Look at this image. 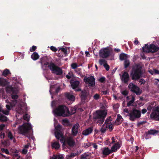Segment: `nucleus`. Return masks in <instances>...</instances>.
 I'll return each mask as SVG.
<instances>
[{
  "label": "nucleus",
  "instance_id": "f257e3e1",
  "mask_svg": "<svg viewBox=\"0 0 159 159\" xmlns=\"http://www.w3.org/2000/svg\"><path fill=\"white\" fill-rule=\"evenodd\" d=\"M116 136L112 137L111 139H107L105 142V143L109 146L112 144V146L110 149L108 147H104L102 149V152L103 156L106 157L111 153L116 152L121 147L122 145L121 141H117Z\"/></svg>",
  "mask_w": 159,
  "mask_h": 159
},
{
  "label": "nucleus",
  "instance_id": "f03ea898",
  "mask_svg": "<svg viewBox=\"0 0 159 159\" xmlns=\"http://www.w3.org/2000/svg\"><path fill=\"white\" fill-rule=\"evenodd\" d=\"M55 115L59 116L66 117L70 115L69 109L64 105H59L53 111Z\"/></svg>",
  "mask_w": 159,
  "mask_h": 159
},
{
  "label": "nucleus",
  "instance_id": "7ed1b4c3",
  "mask_svg": "<svg viewBox=\"0 0 159 159\" xmlns=\"http://www.w3.org/2000/svg\"><path fill=\"white\" fill-rule=\"evenodd\" d=\"M107 115V110H98L93 113V118L94 119H99L97 123L102 124L103 123Z\"/></svg>",
  "mask_w": 159,
  "mask_h": 159
},
{
  "label": "nucleus",
  "instance_id": "20e7f679",
  "mask_svg": "<svg viewBox=\"0 0 159 159\" xmlns=\"http://www.w3.org/2000/svg\"><path fill=\"white\" fill-rule=\"evenodd\" d=\"M125 114L129 116L130 120L132 121H134L136 118H139L141 116L140 111L134 108L131 110H129L127 108H125L124 110Z\"/></svg>",
  "mask_w": 159,
  "mask_h": 159
},
{
  "label": "nucleus",
  "instance_id": "39448f33",
  "mask_svg": "<svg viewBox=\"0 0 159 159\" xmlns=\"http://www.w3.org/2000/svg\"><path fill=\"white\" fill-rule=\"evenodd\" d=\"M142 68V66L139 64L135 66L130 75L133 80H137L141 77L143 73Z\"/></svg>",
  "mask_w": 159,
  "mask_h": 159
},
{
  "label": "nucleus",
  "instance_id": "423d86ee",
  "mask_svg": "<svg viewBox=\"0 0 159 159\" xmlns=\"http://www.w3.org/2000/svg\"><path fill=\"white\" fill-rule=\"evenodd\" d=\"M32 129V127L30 124L25 123L20 125L18 128V131L19 134H22L26 136H27L28 133Z\"/></svg>",
  "mask_w": 159,
  "mask_h": 159
},
{
  "label": "nucleus",
  "instance_id": "0eeeda50",
  "mask_svg": "<svg viewBox=\"0 0 159 159\" xmlns=\"http://www.w3.org/2000/svg\"><path fill=\"white\" fill-rule=\"evenodd\" d=\"M61 126L60 125L55 126L54 134L56 137L57 139H60V142L63 143V145H65V139L63 134L61 131Z\"/></svg>",
  "mask_w": 159,
  "mask_h": 159
},
{
  "label": "nucleus",
  "instance_id": "6e6552de",
  "mask_svg": "<svg viewBox=\"0 0 159 159\" xmlns=\"http://www.w3.org/2000/svg\"><path fill=\"white\" fill-rule=\"evenodd\" d=\"M142 49L143 51L145 53H153L157 52L159 50V47L153 44H151L149 45L148 44H147L143 47Z\"/></svg>",
  "mask_w": 159,
  "mask_h": 159
},
{
  "label": "nucleus",
  "instance_id": "1a4fd4ad",
  "mask_svg": "<svg viewBox=\"0 0 159 159\" xmlns=\"http://www.w3.org/2000/svg\"><path fill=\"white\" fill-rule=\"evenodd\" d=\"M48 67L52 73L55 74L57 75H61L62 73V69L53 63H50L48 65Z\"/></svg>",
  "mask_w": 159,
  "mask_h": 159
},
{
  "label": "nucleus",
  "instance_id": "9d476101",
  "mask_svg": "<svg viewBox=\"0 0 159 159\" xmlns=\"http://www.w3.org/2000/svg\"><path fill=\"white\" fill-rule=\"evenodd\" d=\"M7 92L11 93V98L15 100L18 98V96L16 94L14 95V93L17 94L18 90V89L15 87H12L11 86H9L7 87L6 89Z\"/></svg>",
  "mask_w": 159,
  "mask_h": 159
},
{
  "label": "nucleus",
  "instance_id": "9b49d317",
  "mask_svg": "<svg viewBox=\"0 0 159 159\" xmlns=\"http://www.w3.org/2000/svg\"><path fill=\"white\" fill-rule=\"evenodd\" d=\"M111 50L108 47L101 49L99 52V56L103 58H106L110 55Z\"/></svg>",
  "mask_w": 159,
  "mask_h": 159
},
{
  "label": "nucleus",
  "instance_id": "f8f14e48",
  "mask_svg": "<svg viewBox=\"0 0 159 159\" xmlns=\"http://www.w3.org/2000/svg\"><path fill=\"white\" fill-rule=\"evenodd\" d=\"M151 118L159 120V106L155 105L152 109V112L150 115Z\"/></svg>",
  "mask_w": 159,
  "mask_h": 159
},
{
  "label": "nucleus",
  "instance_id": "ddd939ff",
  "mask_svg": "<svg viewBox=\"0 0 159 159\" xmlns=\"http://www.w3.org/2000/svg\"><path fill=\"white\" fill-rule=\"evenodd\" d=\"M84 81L86 84H89L90 87H93L95 84V79L93 76H85L84 79Z\"/></svg>",
  "mask_w": 159,
  "mask_h": 159
},
{
  "label": "nucleus",
  "instance_id": "4468645a",
  "mask_svg": "<svg viewBox=\"0 0 159 159\" xmlns=\"http://www.w3.org/2000/svg\"><path fill=\"white\" fill-rule=\"evenodd\" d=\"M128 87L132 91L135 93L137 95H139L141 93L139 88L132 83H129Z\"/></svg>",
  "mask_w": 159,
  "mask_h": 159
},
{
  "label": "nucleus",
  "instance_id": "2eb2a0df",
  "mask_svg": "<svg viewBox=\"0 0 159 159\" xmlns=\"http://www.w3.org/2000/svg\"><path fill=\"white\" fill-rule=\"evenodd\" d=\"M159 133V131L154 129H151L145 133V137L146 139H148L151 137L150 135H155Z\"/></svg>",
  "mask_w": 159,
  "mask_h": 159
},
{
  "label": "nucleus",
  "instance_id": "dca6fc26",
  "mask_svg": "<svg viewBox=\"0 0 159 159\" xmlns=\"http://www.w3.org/2000/svg\"><path fill=\"white\" fill-rule=\"evenodd\" d=\"M79 127L80 125L78 123H77L74 125L71 130L72 135L74 136H75L77 135L78 133Z\"/></svg>",
  "mask_w": 159,
  "mask_h": 159
},
{
  "label": "nucleus",
  "instance_id": "f3484780",
  "mask_svg": "<svg viewBox=\"0 0 159 159\" xmlns=\"http://www.w3.org/2000/svg\"><path fill=\"white\" fill-rule=\"evenodd\" d=\"M127 106H130L132 105V104L135 100V97L133 95H131L128 96L127 98Z\"/></svg>",
  "mask_w": 159,
  "mask_h": 159
},
{
  "label": "nucleus",
  "instance_id": "a211bd4d",
  "mask_svg": "<svg viewBox=\"0 0 159 159\" xmlns=\"http://www.w3.org/2000/svg\"><path fill=\"white\" fill-rule=\"evenodd\" d=\"M129 80V76L127 72H125L122 77L121 80L125 83H127Z\"/></svg>",
  "mask_w": 159,
  "mask_h": 159
},
{
  "label": "nucleus",
  "instance_id": "6ab92c4d",
  "mask_svg": "<svg viewBox=\"0 0 159 159\" xmlns=\"http://www.w3.org/2000/svg\"><path fill=\"white\" fill-rule=\"evenodd\" d=\"M110 118H109V119L107 118L106 120L105 124L106 125L107 129H109L111 131L113 129V125L111 123Z\"/></svg>",
  "mask_w": 159,
  "mask_h": 159
},
{
  "label": "nucleus",
  "instance_id": "aec40b11",
  "mask_svg": "<svg viewBox=\"0 0 159 159\" xmlns=\"http://www.w3.org/2000/svg\"><path fill=\"white\" fill-rule=\"evenodd\" d=\"M67 144L70 147L73 146L75 144L73 139L72 137H70L67 138L66 140Z\"/></svg>",
  "mask_w": 159,
  "mask_h": 159
},
{
  "label": "nucleus",
  "instance_id": "412c9836",
  "mask_svg": "<svg viewBox=\"0 0 159 159\" xmlns=\"http://www.w3.org/2000/svg\"><path fill=\"white\" fill-rule=\"evenodd\" d=\"M93 130V127H91L83 130L82 134L85 136H87L90 134Z\"/></svg>",
  "mask_w": 159,
  "mask_h": 159
},
{
  "label": "nucleus",
  "instance_id": "4be33fe9",
  "mask_svg": "<svg viewBox=\"0 0 159 159\" xmlns=\"http://www.w3.org/2000/svg\"><path fill=\"white\" fill-rule=\"evenodd\" d=\"M123 120V119L120 114L117 115V118L114 124L116 125H119L121 124Z\"/></svg>",
  "mask_w": 159,
  "mask_h": 159
},
{
  "label": "nucleus",
  "instance_id": "5701e85b",
  "mask_svg": "<svg viewBox=\"0 0 159 159\" xmlns=\"http://www.w3.org/2000/svg\"><path fill=\"white\" fill-rule=\"evenodd\" d=\"M10 106L9 105H6V107L7 110H2V112L3 114L7 115L9 114V111L11 110V107H12L14 106V105H12L11 103H10Z\"/></svg>",
  "mask_w": 159,
  "mask_h": 159
},
{
  "label": "nucleus",
  "instance_id": "b1692460",
  "mask_svg": "<svg viewBox=\"0 0 159 159\" xmlns=\"http://www.w3.org/2000/svg\"><path fill=\"white\" fill-rule=\"evenodd\" d=\"M71 87L73 89L77 88L80 82L78 81L71 80L70 81Z\"/></svg>",
  "mask_w": 159,
  "mask_h": 159
},
{
  "label": "nucleus",
  "instance_id": "393cba45",
  "mask_svg": "<svg viewBox=\"0 0 159 159\" xmlns=\"http://www.w3.org/2000/svg\"><path fill=\"white\" fill-rule=\"evenodd\" d=\"M65 95L67 99L70 101L74 102L75 100V98L74 96L69 93H65Z\"/></svg>",
  "mask_w": 159,
  "mask_h": 159
},
{
  "label": "nucleus",
  "instance_id": "a878e982",
  "mask_svg": "<svg viewBox=\"0 0 159 159\" xmlns=\"http://www.w3.org/2000/svg\"><path fill=\"white\" fill-rule=\"evenodd\" d=\"M9 83L6 79L0 78V86H5L7 85Z\"/></svg>",
  "mask_w": 159,
  "mask_h": 159
},
{
  "label": "nucleus",
  "instance_id": "bb28decb",
  "mask_svg": "<svg viewBox=\"0 0 159 159\" xmlns=\"http://www.w3.org/2000/svg\"><path fill=\"white\" fill-rule=\"evenodd\" d=\"M51 146L52 148L56 149H58L60 148V145L59 142L55 141L52 143Z\"/></svg>",
  "mask_w": 159,
  "mask_h": 159
},
{
  "label": "nucleus",
  "instance_id": "cd10ccee",
  "mask_svg": "<svg viewBox=\"0 0 159 159\" xmlns=\"http://www.w3.org/2000/svg\"><path fill=\"white\" fill-rule=\"evenodd\" d=\"M39 56L38 54L36 52H33L31 56V58L34 60H36L39 58Z\"/></svg>",
  "mask_w": 159,
  "mask_h": 159
},
{
  "label": "nucleus",
  "instance_id": "c85d7f7f",
  "mask_svg": "<svg viewBox=\"0 0 159 159\" xmlns=\"http://www.w3.org/2000/svg\"><path fill=\"white\" fill-rule=\"evenodd\" d=\"M61 51L63 53L65 56H66L67 55V50L66 48L61 47L59 48L58 52Z\"/></svg>",
  "mask_w": 159,
  "mask_h": 159
},
{
  "label": "nucleus",
  "instance_id": "c756f323",
  "mask_svg": "<svg viewBox=\"0 0 159 159\" xmlns=\"http://www.w3.org/2000/svg\"><path fill=\"white\" fill-rule=\"evenodd\" d=\"M41 63L42 65L46 67L48 65L49 62L47 59L43 58L41 60Z\"/></svg>",
  "mask_w": 159,
  "mask_h": 159
},
{
  "label": "nucleus",
  "instance_id": "7c9ffc66",
  "mask_svg": "<svg viewBox=\"0 0 159 159\" xmlns=\"http://www.w3.org/2000/svg\"><path fill=\"white\" fill-rule=\"evenodd\" d=\"M62 124L65 126H68L70 125L69 121L66 119H63L62 120Z\"/></svg>",
  "mask_w": 159,
  "mask_h": 159
},
{
  "label": "nucleus",
  "instance_id": "2f4dec72",
  "mask_svg": "<svg viewBox=\"0 0 159 159\" xmlns=\"http://www.w3.org/2000/svg\"><path fill=\"white\" fill-rule=\"evenodd\" d=\"M51 159H63V158L62 155H53Z\"/></svg>",
  "mask_w": 159,
  "mask_h": 159
},
{
  "label": "nucleus",
  "instance_id": "473e14b6",
  "mask_svg": "<svg viewBox=\"0 0 159 159\" xmlns=\"http://www.w3.org/2000/svg\"><path fill=\"white\" fill-rule=\"evenodd\" d=\"M149 72L152 75L153 74H158L159 70H158L156 69H153V70H149Z\"/></svg>",
  "mask_w": 159,
  "mask_h": 159
},
{
  "label": "nucleus",
  "instance_id": "72a5a7b5",
  "mask_svg": "<svg viewBox=\"0 0 159 159\" xmlns=\"http://www.w3.org/2000/svg\"><path fill=\"white\" fill-rule=\"evenodd\" d=\"M8 137L11 140H13V141L14 143L16 142L15 139L13 137L12 133L10 132H9L8 133Z\"/></svg>",
  "mask_w": 159,
  "mask_h": 159
},
{
  "label": "nucleus",
  "instance_id": "f704fd0d",
  "mask_svg": "<svg viewBox=\"0 0 159 159\" xmlns=\"http://www.w3.org/2000/svg\"><path fill=\"white\" fill-rule=\"evenodd\" d=\"M76 155V153H71V154L66 156V159H70L74 157Z\"/></svg>",
  "mask_w": 159,
  "mask_h": 159
},
{
  "label": "nucleus",
  "instance_id": "c9c22d12",
  "mask_svg": "<svg viewBox=\"0 0 159 159\" xmlns=\"http://www.w3.org/2000/svg\"><path fill=\"white\" fill-rule=\"evenodd\" d=\"M127 58V55L124 53H121L120 55V58L121 60H124Z\"/></svg>",
  "mask_w": 159,
  "mask_h": 159
},
{
  "label": "nucleus",
  "instance_id": "e433bc0d",
  "mask_svg": "<svg viewBox=\"0 0 159 159\" xmlns=\"http://www.w3.org/2000/svg\"><path fill=\"white\" fill-rule=\"evenodd\" d=\"M89 157V155L87 153H84L80 156L81 159H86L88 158Z\"/></svg>",
  "mask_w": 159,
  "mask_h": 159
},
{
  "label": "nucleus",
  "instance_id": "4c0bfd02",
  "mask_svg": "<svg viewBox=\"0 0 159 159\" xmlns=\"http://www.w3.org/2000/svg\"><path fill=\"white\" fill-rule=\"evenodd\" d=\"M10 73V72L9 70L8 69H6L3 71L2 75L5 77H6Z\"/></svg>",
  "mask_w": 159,
  "mask_h": 159
},
{
  "label": "nucleus",
  "instance_id": "58836bf2",
  "mask_svg": "<svg viewBox=\"0 0 159 159\" xmlns=\"http://www.w3.org/2000/svg\"><path fill=\"white\" fill-rule=\"evenodd\" d=\"M107 129V128L106 127V125L104 124L102 125V127H101L100 129V131L102 133H104L106 132Z\"/></svg>",
  "mask_w": 159,
  "mask_h": 159
},
{
  "label": "nucleus",
  "instance_id": "ea45409f",
  "mask_svg": "<svg viewBox=\"0 0 159 159\" xmlns=\"http://www.w3.org/2000/svg\"><path fill=\"white\" fill-rule=\"evenodd\" d=\"M0 120L6 121L7 120V118L4 116L2 115H0Z\"/></svg>",
  "mask_w": 159,
  "mask_h": 159
},
{
  "label": "nucleus",
  "instance_id": "a19ab883",
  "mask_svg": "<svg viewBox=\"0 0 159 159\" xmlns=\"http://www.w3.org/2000/svg\"><path fill=\"white\" fill-rule=\"evenodd\" d=\"M99 64L100 65H102L107 63V61L104 59H100L99 60Z\"/></svg>",
  "mask_w": 159,
  "mask_h": 159
},
{
  "label": "nucleus",
  "instance_id": "79ce46f5",
  "mask_svg": "<svg viewBox=\"0 0 159 159\" xmlns=\"http://www.w3.org/2000/svg\"><path fill=\"white\" fill-rule=\"evenodd\" d=\"M119 107V104L116 103L115 104L113 105V109L115 111H116L118 109Z\"/></svg>",
  "mask_w": 159,
  "mask_h": 159
},
{
  "label": "nucleus",
  "instance_id": "37998d69",
  "mask_svg": "<svg viewBox=\"0 0 159 159\" xmlns=\"http://www.w3.org/2000/svg\"><path fill=\"white\" fill-rule=\"evenodd\" d=\"M129 62L128 60H126L124 61V65L125 68L128 67L129 66Z\"/></svg>",
  "mask_w": 159,
  "mask_h": 159
},
{
  "label": "nucleus",
  "instance_id": "c03bdc74",
  "mask_svg": "<svg viewBox=\"0 0 159 159\" xmlns=\"http://www.w3.org/2000/svg\"><path fill=\"white\" fill-rule=\"evenodd\" d=\"M1 150L2 152H4L7 154H9V151L7 149L2 148L1 149Z\"/></svg>",
  "mask_w": 159,
  "mask_h": 159
},
{
  "label": "nucleus",
  "instance_id": "a18cd8bd",
  "mask_svg": "<svg viewBox=\"0 0 159 159\" xmlns=\"http://www.w3.org/2000/svg\"><path fill=\"white\" fill-rule=\"evenodd\" d=\"M23 119L27 121H28L29 120V117L28 115L25 114L23 116Z\"/></svg>",
  "mask_w": 159,
  "mask_h": 159
},
{
  "label": "nucleus",
  "instance_id": "49530a36",
  "mask_svg": "<svg viewBox=\"0 0 159 159\" xmlns=\"http://www.w3.org/2000/svg\"><path fill=\"white\" fill-rule=\"evenodd\" d=\"M103 66L105 68V69L106 70L108 71L110 69V66H109L107 64V63H106L103 65Z\"/></svg>",
  "mask_w": 159,
  "mask_h": 159
},
{
  "label": "nucleus",
  "instance_id": "de8ad7c7",
  "mask_svg": "<svg viewBox=\"0 0 159 159\" xmlns=\"http://www.w3.org/2000/svg\"><path fill=\"white\" fill-rule=\"evenodd\" d=\"M76 109L75 108H72L71 109V113L70 114H73L76 112Z\"/></svg>",
  "mask_w": 159,
  "mask_h": 159
},
{
  "label": "nucleus",
  "instance_id": "09e8293b",
  "mask_svg": "<svg viewBox=\"0 0 159 159\" xmlns=\"http://www.w3.org/2000/svg\"><path fill=\"white\" fill-rule=\"evenodd\" d=\"M50 49L52 51L54 52H56L57 51V49L53 46H51L50 47Z\"/></svg>",
  "mask_w": 159,
  "mask_h": 159
},
{
  "label": "nucleus",
  "instance_id": "8fccbe9b",
  "mask_svg": "<svg viewBox=\"0 0 159 159\" xmlns=\"http://www.w3.org/2000/svg\"><path fill=\"white\" fill-rule=\"evenodd\" d=\"M98 81L101 83H104L105 81V78L104 77H102L99 79Z\"/></svg>",
  "mask_w": 159,
  "mask_h": 159
},
{
  "label": "nucleus",
  "instance_id": "3c124183",
  "mask_svg": "<svg viewBox=\"0 0 159 159\" xmlns=\"http://www.w3.org/2000/svg\"><path fill=\"white\" fill-rule=\"evenodd\" d=\"M37 47L35 46H33L31 47L30 49V51L31 52H33L36 49Z\"/></svg>",
  "mask_w": 159,
  "mask_h": 159
},
{
  "label": "nucleus",
  "instance_id": "603ef678",
  "mask_svg": "<svg viewBox=\"0 0 159 159\" xmlns=\"http://www.w3.org/2000/svg\"><path fill=\"white\" fill-rule=\"evenodd\" d=\"M57 56L61 58L63 57V53L61 51L58 52V53L57 54Z\"/></svg>",
  "mask_w": 159,
  "mask_h": 159
},
{
  "label": "nucleus",
  "instance_id": "864d4df0",
  "mask_svg": "<svg viewBox=\"0 0 159 159\" xmlns=\"http://www.w3.org/2000/svg\"><path fill=\"white\" fill-rule=\"evenodd\" d=\"M71 67L73 69H75L78 67L77 63H73L71 64Z\"/></svg>",
  "mask_w": 159,
  "mask_h": 159
},
{
  "label": "nucleus",
  "instance_id": "5fc2aeb1",
  "mask_svg": "<svg viewBox=\"0 0 159 159\" xmlns=\"http://www.w3.org/2000/svg\"><path fill=\"white\" fill-rule=\"evenodd\" d=\"M100 95L98 94H96L94 95L93 96V98L97 100L99 98Z\"/></svg>",
  "mask_w": 159,
  "mask_h": 159
},
{
  "label": "nucleus",
  "instance_id": "6e6d98bb",
  "mask_svg": "<svg viewBox=\"0 0 159 159\" xmlns=\"http://www.w3.org/2000/svg\"><path fill=\"white\" fill-rule=\"evenodd\" d=\"M27 149L26 148H24L22 150V153L24 154H26L27 152Z\"/></svg>",
  "mask_w": 159,
  "mask_h": 159
},
{
  "label": "nucleus",
  "instance_id": "4d7b16f0",
  "mask_svg": "<svg viewBox=\"0 0 159 159\" xmlns=\"http://www.w3.org/2000/svg\"><path fill=\"white\" fill-rule=\"evenodd\" d=\"M121 93L123 95L125 96L128 94V92L127 90H125L122 91Z\"/></svg>",
  "mask_w": 159,
  "mask_h": 159
},
{
  "label": "nucleus",
  "instance_id": "13d9d810",
  "mask_svg": "<svg viewBox=\"0 0 159 159\" xmlns=\"http://www.w3.org/2000/svg\"><path fill=\"white\" fill-rule=\"evenodd\" d=\"M139 82L141 84H144L145 83V81L143 79H141L139 80Z\"/></svg>",
  "mask_w": 159,
  "mask_h": 159
},
{
  "label": "nucleus",
  "instance_id": "bf43d9fd",
  "mask_svg": "<svg viewBox=\"0 0 159 159\" xmlns=\"http://www.w3.org/2000/svg\"><path fill=\"white\" fill-rule=\"evenodd\" d=\"M139 42L137 38H136L134 41V44L136 45H138L139 44Z\"/></svg>",
  "mask_w": 159,
  "mask_h": 159
},
{
  "label": "nucleus",
  "instance_id": "052dcab7",
  "mask_svg": "<svg viewBox=\"0 0 159 159\" xmlns=\"http://www.w3.org/2000/svg\"><path fill=\"white\" fill-rule=\"evenodd\" d=\"M5 126L4 125L2 124L0 125V130H2L4 128Z\"/></svg>",
  "mask_w": 159,
  "mask_h": 159
},
{
  "label": "nucleus",
  "instance_id": "680f3d73",
  "mask_svg": "<svg viewBox=\"0 0 159 159\" xmlns=\"http://www.w3.org/2000/svg\"><path fill=\"white\" fill-rule=\"evenodd\" d=\"M5 136V134L4 133L1 132L0 133V137L1 138H4Z\"/></svg>",
  "mask_w": 159,
  "mask_h": 159
},
{
  "label": "nucleus",
  "instance_id": "e2e57ef3",
  "mask_svg": "<svg viewBox=\"0 0 159 159\" xmlns=\"http://www.w3.org/2000/svg\"><path fill=\"white\" fill-rule=\"evenodd\" d=\"M30 143H28V144H26V145H25L24 146V148H26L27 149L30 146Z\"/></svg>",
  "mask_w": 159,
  "mask_h": 159
},
{
  "label": "nucleus",
  "instance_id": "0e129e2a",
  "mask_svg": "<svg viewBox=\"0 0 159 159\" xmlns=\"http://www.w3.org/2000/svg\"><path fill=\"white\" fill-rule=\"evenodd\" d=\"M147 111L146 109H143L142 110V112L143 114L145 113Z\"/></svg>",
  "mask_w": 159,
  "mask_h": 159
},
{
  "label": "nucleus",
  "instance_id": "69168bd1",
  "mask_svg": "<svg viewBox=\"0 0 159 159\" xmlns=\"http://www.w3.org/2000/svg\"><path fill=\"white\" fill-rule=\"evenodd\" d=\"M85 54L86 57H89L90 56V55L89 52H85Z\"/></svg>",
  "mask_w": 159,
  "mask_h": 159
},
{
  "label": "nucleus",
  "instance_id": "338daca9",
  "mask_svg": "<svg viewBox=\"0 0 159 159\" xmlns=\"http://www.w3.org/2000/svg\"><path fill=\"white\" fill-rule=\"evenodd\" d=\"M114 51L117 52H120V50L119 49H118V48H115L114 49Z\"/></svg>",
  "mask_w": 159,
  "mask_h": 159
},
{
  "label": "nucleus",
  "instance_id": "774afa93",
  "mask_svg": "<svg viewBox=\"0 0 159 159\" xmlns=\"http://www.w3.org/2000/svg\"><path fill=\"white\" fill-rule=\"evenodd\" d=\"M147 109L148 111H150L152 109V107L150 105H149Z\"/></svg>",
  "mask_w": 159,
  "mask_h": 159
}]
</instances>
